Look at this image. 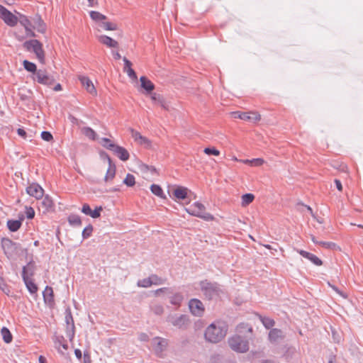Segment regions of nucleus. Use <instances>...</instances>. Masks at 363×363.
<instances>
[{"label": "nucleus", "instance_id": "obj_14", "mask_svg": "<svg viewBox=\"0 0 363 363\" xmlns=\"http://www.w3.org/2000/svg\"><path fill=\"white\" fill-rule=\"evenodd\" d=\"M189 191L188 188L178 186L173 189L172 194L175 199L184 200L187 198Z\"/></svg>", "mask_w": 363, "mask_h": 363}, {"label": "nucleus", "instance_id": "obj_22", "mask_svg": "<svg viewBox=\"0 0 363 363\" xmlns=\"http://www.w3.org/2000/svg\"><path fill=\"white\" fill-rule=\"evenodd\" d=\"M152 344L155 350L157 352H160L167 346V342L164 339L157 337L152 340Z\"/></svg>", "mask_w": 363, "mask_h": 363}, {"label": "nucleus", "instance_id": "obj_37", "mask_svg": "<svg viewBox=\"0 0 363 363\" xmlns=\"http://www.w3.org/2000/svg\"><path fill=\"white\" fill-rule=\"evenodd\" d=\"M150 279L151 281L152 286V285H155V286L160 285L165 282L164 279L159 277L158 276H157L155 274H152V275L150 276Z\"/></svg>", "mask_w": 363, "mask_h": 363}, {"label": "nucleus", "instance_id": "obj_60", "mask_svg": "<svg viewBox=\"0 0 363 363\" xmlns=\"http://www.w3.org/2000/svg\"><path fill=\"white\" fill-rule=\"evenodd\" d=\"M240 162H242L243 164H248L250 166L252 165V160H240Z\"/></svg>", "mask_w": 363, "mask_h": 363}, {"label": "nucleus", "instance_id": "obj_19", "mask_svg": "<svg viewBox=\"0 0 363 363\" xmlns=\"http://www.w3.org/2000/svg\"><path fill=\"white\" fill-rule=\"evenodd\" d=\"M169 321L170 323L177 327V328H182L183 326H184L186 323H187V317L186 315H181L179 316H177V317H174V316H172V317H169Z\"/></svg>", "mask_w": 363, "mask_h": 363}, {"label": "nucleus", "instance_id": "obj_8", "mask_svg": "<svg viewBox=\"0 0 363 363\" xmlns=\"http://www.w3.org/2000/svg\"><path fill=\"white\" fill-rule=\"evenodd\" d=\"M0 18L9 26L13 27L18 23V18L7 9L0 4Z\"/></svg>", "mask_w": 363, "mask_h": 363}, {"label": "nucleus", "instance_id": "obj_52", "mask_svg": "<svg viewBox=\"0 0 363 363\" xmlns=\"http://www.w3.org/2000/svg\"><path fill=\"white\" fill-rule=\"evenodd\" d=\"M127 72V75L133 80H137V75L134 71V69H125Z\"/></svg>", "mask_w": 363, "mask_h": 363}, {"label": "nucleus", "instance_id": "obj_38", "mask_svg": "<svg viewBox=\"0 0 363 363\" xmlns=\"http://www.w3.org/2000/svg\"><path fill=\"white\" fill-rule=\"evenodd\" d=\"M41 203H42V206H43V208H44L46 211H48V210L50 209V208L53 206V201H52V200L50 198H49L48 196H45V197L43 199V201H42Z\"/></svg>", "mask_w": 363, "mask_h": 363}, {"label": "nucleus", "instance_id": "obj_47", "mask_svg": "<svg viewBox=\"0 0 363 363\" xmlns=\"http://www.w3.org/2000/svg\"><path fill=\"white\" fill-rule=\"evenodd\" d=\"M152 311L157 315H161L164 312L163 307L161 305H155L152 307Z\"/></svg>", "mask_w": 363, "mask_h": 363}, {"label": "nucleus", "instance_id": "obj_5", "mask_svg": "<svg viewBox=\"0 0 363 363\" xmlns=\"http://www.w3.org/2000/svg\"><path fill=\"white\" fill-rule=\"evenodd\" d=\"M185 210L189 214L201 218L205 220L210 221L214 220V217L211 214L205 211V206L200 202L194 203Z\"/></svg>", "mask_w": 363, "mask_h": 363}, {"label": "nucleus", "instance_id": "obj_42", "mask_svg": "<svg viewBox=\"0 0 363 363\" xmlns=\"http://www.w3.org/2000/svg\"><path fill=\"white\" fill-rule=\"evenodd\" d=\"M138 286L140 287L148 288L152 286L150 277L138 281Z\"/></svg>", "mask_w": 363, "mask_h": 363}, {"label": "nucleus", "instance_id": "obj_50", "mask_svg": "<svg viewBox=\"0 0 363 363\" xmlns=\"http://www.w3.org/2000/svg\"><path fill=\"white\" fill-rule=\"evenodd\" d=\"M169 292V289L168 288H160L159 289H157L154 291L153 294L156 296H160L163 293Z\"/></svg>", "mask_w": 363, "mask_h": 363}, {"label": "nucleus", "instance_id": "obj_34", "mask_svg": "<svg viewBox=\"0 0 363 363\" xmlns=\"http://www.w3.org/2000/svg\"><path fill=\"white\" fill-rule=\"evenodd\" d=\"M68 222L70 225L74 226H79L82 225V220L79 216L72 214L68 217Z\"/></svg>", "mask_w": 363, "mask_h": 363}, {"label": "nucleus", "instance_id": "obj_10", "mask_svg": "<svg viewBox=\"0 0 363 363\" xmlns=\"http://www.w3.org/2000/svg\"><path fill=\"white\" fill-rule=\"evenodd\" d=\"M131 137L138 145L150 149L152 147V142L147 138L142 135L140 133L133 129L130 130Z\"/></svg>", "mask_w": 363, "mask_h": 363}, {"label": "nucleus", "instance_id": "obj_3", "mask_svg": "<svg viewBox=\"0 0 363 363\" xmlns=\"http://www.w3.org/2000/svg\"><path fill=\"white\" fill-rule=\"evenodd\" d=\"M89 16L97 31H114L118 30V25L109 21L108 17L99 11H91Z\"/></svg>", "mask_w": 363, "mask_h": 363}, {"label": "nucleus", "instance_id": "obj_36", "mask_svg": "<svg viewBox=\"0 0 363 363\" xmlns=\"http://www.w3.org/2000/svg\"><path fill=\"white\" fill-rule=\"evenodd\" d=\"M183 300V297L180 294H174L170 298V303L174 306H180L182 301Z\"/></svg>", "mask_w": 363, "mask_h": 363}, {"label": "nucleus", "instance_id": "obj_25", "mask_svg": "<svg viewBox=\"0 0 363 363\" xmlns=\"http://www.w3.org/2000/svg\"><path fill=\"white\" fill-rule=\"evenodd\" d=\"M35 272V265L33 263H28L26 266L23 267L22 272V277H27L28 278H33Z\"/></svg>", "mask_w": 363, "mask_h": 363}, {"label": "nucleus", "instance_id": "obj_20", "mask_svg": "<svg viewBox=\"0 0 363 363\" xmlns=\"http://www.w3.org/2000/svg\"><path fill=\"white\" fill-rule=\"evenodd\" d=\"M20 23L25 28L26 35L28 37H34L35 34L33 31V26L31 22L27 17L23 16L20 20Z\"/></svg>", "mask_w": 363, "mask_h": 363}, {"label": "nucleus", "instance_id": "obj_30", "mask_svg": "<svg viewBox=\"0 0 363 363\" xmlns=\"http://www.w3.org/2000/svg\"><path fill=\"white\" fill-rule=\"evenodd\" d=\"M7 225L11 231L15 232L21 228V221L18 220H9L7 222Z\"/></svg>", "mask_w": 363, "mask_h": 363}, {"label": "nucleus", "instance_id": "obj_58", "mask_svg": "<svg viewBox=\"0 0 363 363\" xmlns=\"http://www.w3.org/2000/svg\"><path fill=\"white\" fill-rule=\"evenodd\" d=\"M139 339L141 341H147L148 340V336L145 333H141L139 335Z\"/></svg>", "mask_w": 363, "mask_h": 363}, {"label": "nucleus", "instance_id": "obj_6", "mask_svg": "<svg viewBox=\"0 0 363 363\" xmlns=\"http://www.w3.org/2000/svg\"><path fill=\"white\" fill-rule=\"evenodd\" d=\"M30 72V77L38 82L43 84H51L53 79L49 77L45 69H28Z\"/></svg>", "mask_w": 363, "mask_h": 363}, {"label": "nucleus", "instance_id": "obj_24", "mask_svg": "<svg viewBox=\"0 0 363 363\" xmlns=\"http://www.w3.org/2000/svg\"><path fill=\"white\" fill-rule=\"evenodd\" d=\"M23 279L28 291L32 294H36L38 288L35 283L33 281V278L30 279L28 278L27 277H24Z\"/></svg>", "mask_w": 363, "mask_h": 363}, {"label": "nucleus", "instance_id": "obj_41", "mask_svg": "<svg viewBox=\"0 0 363 363\" xmlns=\"http://www.w3.org/2000/svg\"><path fill=\"white\" fill-rule=\"evenodd\" d=\"M203 152L207 155L218 156L220 155V151L215 147H206Z\"/></svg>", "mask_w": 363, "mask_h": 363}, {"label": "nucleus", "instance_id": "obj_26", "mask_svg": "<svg viewBox=\"0 0 363 363\" xmlns=\"http://www.w3.org/2000/svg\"><path fill=\"white\" fill-rule=\"evenodd\" d=\"M254 199H255V196L252 194L249 193V194H243L241 196V206L242 207H246L249 204L252 203Z\"/></svg>", "mask_w": 363, "mask_h": 363}, {"label": "nucleus", "instance_id": "obj_29", "mask_svg": "<svg viewBox=\"0 0 363 363\" xmlns=\"http://www.w3.org/2000/svg\"><path fill=\"white\" fill-rule=\"evenodd\" d=\"M123 183L128 187L134 186L136 183L135 176L132 174L128 173L123 180Z\"/></svg>", "mask_w": 363, "mask_h": 363}, {"label": "nucleus", "instance_id": "obj_33", "mask_svg": "<svg viewBox=\"0 0 363 363\" xmlns=\"http://www.w3.org/2000/svg\"><path fill=\"white\" fill-rule=\"evenodd\" d=\"M101 144L102 145L103 147L109 150H111L112 152L117 145L116 144L113 143L110 139L106 138H104L101 139Z\"/></svg>", "mask_w": 363, "mask_h": 363}, {"label": "nucleus", "instance_id": "obj_46", "mask_svg": "<svg viewBox=\"0 0 363 363\" xmlns=\"http://www.w3.org/2000/svg\"><path fill=\"white\" fill-rule=\"evenodd\" d=\"M92 231H93V227H92V225H90L84 229V230L82 232V236L84 238H86L91 235Z\"/></svg>", "mask_w": 363, "mask_h": 363}, {"label": "nucleus", "instance_id": "obj_35", "mask_svg": "<svg viewBox=\"0 0 363 363\" xmlns=\"http://www.w3.org/2000/svg\"><path fill=\"white\" fill-rule=\"evenodd\" d=\"M259 317L264 326L267 329L272 328L275 324L274 320L270 318L262 316Z\"/></svg>", "mask_w": 363, "mask_h": 363}, {"label": "nucleus", "instance_id": "obj_51", "mask_svg": "<svg viewBox=\"0 0 363 363\" xmlns=\"http://www.w3.org/2000/svg\"><path fill=\"white\" fill-rule=\"evenodd\" d=\"M26 213V216L28 218L32 219L34 218L35 211L33 208H31V207L27 208Z\"/></svg>", "mask_w": 363, "mask_h": 363}, {"label": "nucleus", "instance_id": "obj_17", "mask_svg": "<svg viewBox=\"0 0 363 363\" xmlns=\"http://www.w3.org/2000/svg\"><path fill=\"white\" fill-rule=\"evenodd\" d=\"M79 80L86 90L92 95H96V90L91 81L85 77H79Z\"/></svg>", "mask_w": 363, "mask_h": 363}, {"label": "nucleus", "instance_id": "obj_40", "mask_svg": "<svg viewBox=\"0 0 363 363\" xmlns=\"http://www.w3.org/2000/svg\"><path fill=\"white\" fill-rule=\"evenodd\" d=\"M43 296L45 299H49L51 301L53 297V291L52 287L46 286L43 291Z\"/></svg>", "mask_w": 363, "mask_h": 363}, {"label": "nucleus", "instance_id": "obj_48", "mask_svg": "<svg viewBox=\"0 0 363 363\" xmlns=\"http://www.w3.org/2000/svg\"><path fill=\"white\" fill-rule=\"evenodd\" d=\"M264 160L262 158H255L252 159V167H260L264 164Z\"/></svg>", "mask_w": 363, "mask_h": 363}, {"label": "nucleus", "instance_id": "obj_54", "mask_svg": "<svg viewBox=\"0 0 363 363\" xmlns=\"http://www.w3.org/2000/svg\"><path fill=\"white\" fill-rule=\"evenodd\" d=\"M23 65H24V68H26V69H28V68H36V66H35V64H33L32 62H30L28 60H24L23 61Z\"/></svg>", "mask_w": 363, "mask_h": 363}, {"label": "nucleus", "instance_id": "obj_39", "mask_svg": "<svg viewBox=\"0 0 363 363\" xmlns=\"http://www.w3.org/2000/svg\"><path fill=\"white\" fill-rule=\"evenodd\" d=\"M56 347L60 352L65 354L68 350V345L64 341L59 340L56 343Z\"/></svg>", "mask_w": 363, "mask_h": 363}, {"label": "nucleus", "instance_id": "obj_28", "mask_svg": "<svg viewBox=\"0 0 363 363\" xmlns=\"http://www.w3.org/2000/svg\"><path fill=\"white\" fill-rule=\"evenodd\" d=\"M1 335L2 336V339L6 343H10L12 342L13 336L7 328L3 327L1 328Z\"/></svg>", "mask_w": 363, "mask_h": 363}, {"label": "nucleus", "instance_id": "obj_63", "mask_svg": "<svg viewBox=\"0 0 363 363\" xmlns=\"http://www.w3.org/2000/svg\"><path fill=\"white\" fill-rule=\"evenodd\" d=\"M39 363H47L46 359L43 356L39 357Z\"/></svg>", "mask_w": 363, "mask_h": 363}, {"label": "nucleus", "instance_id": "obj_12", "mask_svg": "<svg viewBox=\"0 0 363 363\" xmlns=\"http://www.w3.org/2000/svg\"><path fill=\"white\" fill-rule=\"evenodd\" d=\"M26 192L36 199H42L44 194L43 189L38 184L33 183L26 188Z\"/></svg>", "mask_w": 363, "mask_h": 363}, {"label": "nucleus", "instance_id": "obj_56", "mask_svg": "<svg viewBox=\"0 0 363 363\" xmlns=\"http://www.w3.org/2000/svg\"><path fill=\"white\" fill-rule=\"evenodd\" d=\"M335 184L336 185L337 189L338 191H342V185L339 179H335Z\"/></svg>", "mask_w": 363, "mask_h": 363}, {"label": "nucleus", "instance_id": "obj_13", "mask_svg": "<svg viewBox=\"0 0 363 363\" xmlns=\"http://www.w3.org/2000/svg\"><path fill=\"white\" fill-rule=\"evenodd\" d=\"M189 309L192 314L201 316L204 312V307L201 301L198 299H192L189 303Z\"/></svg>", "mask_w": 363, "mask_h": 363}, {"label": "nucleus", "instance_id": "obj_23", "mask_svg": "<svg viewBox=\"0 0 363 363\" xmlns=\"http://www.w3.org/2000/svg\"><path fill=\"white\" fill-rule=\"evenodd\" d=\"M283 337L284 335L282 331L277 328L271 330L269 333V339L272 342H277Z\"/></svg>", "mask_w": 363, "mask_h": 363}, {"label": "nucleus", "instance_id": "obj_18", "mask_svg": "<svg viewBox=\"0 0 363 363\" xmlns=\"http://www.w3.org/2000/svg\"><path fill=\"white\" fill-rule=\"evenodd\" d=\"M140 82L141 87L145 91L146 94H150L154 90V84L146 77H141Z\"/></svg>", "mask_w": 363, "mask_h": 363}, {"label": "nucleus", "instance_id": "obj_62", "mask_svg": "<svg viewBox=\"0 0 363 363\" xmlns=\"http://www.w3.org/2000/svg\"><path fill=\"white\" fill-rule=\"evenodd\" d=\"M89 2V6L92 7L97 5V1L96 0H87Z\"/></svg>", "mask_w": 363, "mask_h": 363}, {"label": "nucleus", "instance_id": "obj_45", "mask_svg": "<svg viewBox=\"0 0 363 363\" xmlns=\"http://www.w3.org/2000/svg\"><path fill=\"white\" fill-rule=\"evenodd\" d=\"M41 138L45 141H51L53 139L52 135L48 131H43L41 133Z\"/></svg>", "mask_w": 363, "mask_h": 363}, {"label": "nucleus", "instance_id": "obj_1", "mask_svg": "<svg viewBox=\"0 0 363 363\" xmlns=\"http://www.w3.org/2000/svg\"><path fill=\"white\" fill-rule=\"evenodd\" d=\"M236 331L238 334L228 339L229 346L235 352H245L249 349V342L245 338L242 337L240 335L245 333L252 335L253 332L252 328L248 324L241 323L237 326Z\"/></svg>", "mask_w": 363, "mask_h": 363}, {"label": "nucleus", "instance_id": "obj_57", "mask_svg": "<svg viewBox=\"0 0 363 363\" xmlns=\"http://www.w3.org/2000/svg\"><path fill=\"white\" fill-rule=\"evenodd\" d=\"M125 68H130L132 63L125 57L123 58Z\"/></svg>", "mask_w": 363, "mask_h": 363}, {"label": "nucleus", "instance_id": "obj_16", "mask_svg": "<svg viewBox=\"0 0 363 363\" xmlns=\"http://www.w3.org/2000/svg\"><path fill=\"white\" fill-rule=\"evenodd\" d=\"M298 252L303 257L309 259L312 263H313L316 266H320L323 264V262L321 261V259L312 253H310L303 250H298Z\"/></svg>", "mask_w": 363, "mask_h": 363}, {"label": "nucleus", "instance_id": "obj_9", "mask_svg": "<svg viewBox=\"0 0 363 363\" xmlns=\"http://www.w3.org/2000/svg\"><path fill=\"white\" fill-rule=\"evenodd\" d=\"M235 118L250 122H259L261 120V115L257 111L233 112Z\"/></svg>", "mask_w": 363, "mask_h": 363}, {"label": "nucleus", "instance_id": "obj_53", "mask_svg": "<svg viewBox=\"0 0 363 363\" xmlns=\"http://www.w3.org/2000/svg\"><path fill=\"white\" fill-rule=\"evenodd\" d=\"M150 98L152 99V101L154 102H161V99H160V97L158 94H157L156 93H150Z\"/></svg>", "mask_w": 363, "mask_h": 363}, {"label": "nucleus", "instance_id": "obj_49", "mask_svg": "<svg viewBox=\"0 0 363 363\" xmlns=\"http://www.w3.org/2000/svg\"><path fill=\"white\" fill-rule=\"evenodd\" d=\"M82 212L83 213H84L85 215L89 216L91 212V209L89 205L87 203L83 204L82 208Z\"/></svg>", "mask_w": 363, "mask_h": 363}, {"label": "nucleus", "instance_id": "obj_59", "mask_svg": "<svg viewBox=\"0 0 363 363\" xmlns=\"http://www.w3.org/2000/svg\"><path fill=\"white\" fill-rule=\"evenodd\" d=\"M74 354L76 355V357L80 359L82 358V352L79 349H76L75 351H74Z\"/></svg>", "mask_w": 363, "mask_h": 363}, {"label": "nucleus", "instance_id": "obj_44", "mask_svg": "<svg viewBox=\"0 0 363 363\" xmlns=\"http://www.w3.org/2000/svg\"><path fill=\"white\" fill-rule=\"evenodd\" d=\"M103 211V208L101 206L96 207L94 210H91V214L89 216H91L93 218H99L101 216V212Z\"/></svg>", "mask_w": 363, "mask_h": 363}, {"label": "nucleus", "instance_id": "obj_64", "mask_svg": "<svg viewBox=\"0 0 363 363\" xmlns=\"http://www.w3.org/2000/svg\"><path fill=\"white\" fill-rule=\"evenodd\" d=\"M113 57L115 59H120L121 58V55L118 52L113 53Z\"/></svg>", "mask_w": 363, "mask_h": 363}, {"label": "nucleus", "instance_id": "obj_21", "mask_svg": "<svg viewBox=\"0 0 363 363\" xmlns=\"http://www.w3.org/2000/svg\"><path fill=\"white\" fill-rule=\"evenodd\" d=\"M201 288L203 291H205L206 294H208L209 296H212L213 294H217L218 291V288L217 286L208 283L206 281L201 282Z\"/></svg>", "mask_w": 363, "mask_h": 363}, {"label": "nucleus", "instance_id": "obj_11", "mask_svg": "<svg viewBox=\"0 0 363 363\" xmlns=\"http://www.w3.org/2000/svg\"><path fill=\"white\" fill-rule=\"evenodd\" d=\"M96 38L101 45L110 49H118L119 48V43L106 35H99Z\"/></svg>", "mask_w": 363, "mask_h": 363}, {"label": "nucleus", "instance_id": "obj_15", "mask_svg": "<svg viewBox=\"0 0 363 363\" xmlns=\"http://www.w3.org/2000/svg\"><path fill=\"white\" fill-rule=\"evenodd\" d=\"M113 152L122 161L125 162L129 160L130 155L128 151L122 146L116 145Z\"/></svg>", "mask_w": 363, "mask_h": 363}, {"label": "nucleus", "instance_id": "obj_4", "mask_svg": "<svg viewBox=\"0 0 363 363\" xmlns=\"http://www.w3.org/2000/svg\"><path fill=\"white\" fill-rule=\"evenodd\" d=\"M101 163L100 164V168H106V174L104 176V181L106 182H112L116 176V166L108 154L102 152L101 154Z\"/></svg>", "mask_w": 363, "mask_h": 363}, {"label": "nucleus", "instance_id": "obj_61", "mask_svg": "<svg viewBox=\"0 0 363 363\" xmlns=\"http://www.w3.org/2000/svg\"><path fill=\"white\" fill-rule=\"evenodd\" d=\"M340 170H341L342 172H347V171H348V167H347V166L346 164H342L340 165Z\"/></svg>", "mask_w": 363, "mask_h": 363}, {"label": "nucleus", "instance_id": "obj_7", "mask_svg": "<svg viewBox=\"0 0 363 363\" xmlns=\"http://www.w3.org/2000/svg\"><path fill=\"white\" fill-rule=\"evenodd\" d=\"M23 46L30 51L35 53L37 57L40 62L44 60V52L41 43L37 40H31L24 43Z\"/></svg>", "mask_w": 363, "mask_h": 363}, {"label": "nucleus", "instance_id": "obj_55", "mask_svg": "<svg viewBox=\"0 0 363 363\" xmlns=\"http://www.w3.org/2000/svg\"><path fill=\"white\" fill-rule=\"evenodd\" d=\"M17 133H18V135H20L21 137H22L23 138H26V132L23 128H18L17 130Z\"/></svg>", "mask_w": 363, "mask_h": 363}, {"label": "nucleus", "instance_id": "obj_2", "mask_svg": "<svg viewBox=\"0 0 363 363\" xmlns=\"http://www.w3.org/2000/svg\"><path fill=\"white\" fill-rule=\"evenodd\" d=\"M227 332V325L224 322L217 320L207 327L204 337L208 342L217 343L225 337Z\"/></svg>", "mask_w": 363, "mask_h": 363}, {"label": "nucleus", "instance_id": "obj_27", "mask_svg": "<svg viewBox=\"0 0 363 363\" xmlns=\"http://www.w3.org/2000/svg\"><path fill=\"white\" fill-rule=\"evenodd\" d=\"M83 135L90 140H95L96 139V132L89 127H84L81 130Z\"/></svg>", "mask_w": 363, "mask_h": 363}, {"label": "nucleus", "instance_id": "obj_43", "mask_svg": "<svg viewBox=\"0 0 363 363\" xmlns=\"http://www.w3.org/2000/svg\"><path fill=\"white\" fill-rule=\"evenodd\" d=\"M319 245L326 249H340V247L335 242H320Z\"/></svg>", "mask_w": 363, "mask_h": 363}, {"label": "nucleus", "instance_id": "obj_32", "mask_svg": "<svg viewBox=\"0 0 363 363\" xmlns=\"http://www.w3.org/2000/svg\"><path fill=\"white\" fill-rule=\"evenodd\" d=\"M150 190L153 194L160 198H165L163 190L160 186L157 184H152Z\"/></svg>", "mask_w": 363, "mask_h": 363}, {"label": "nucleus", "instance_id": "obj_31", "mask_svg": "<svg viewBox=\"0 0 363 363\" xmlns=\"http://www.w3.org/2000/svg\"><path fill=\"white\" fill-rule=\"evenodd\" d=\"M32 26L33 29L37 30L38 32L45 33V24L40 18L35 20L34 25Z\"/></svg>", "mask_w": 363, "mask_h": 363}]
</instances>
